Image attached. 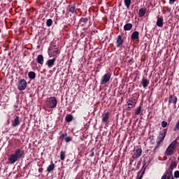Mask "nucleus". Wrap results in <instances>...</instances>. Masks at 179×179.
I'll return each mask as SVG.
<instances>
[{
    "instance_id": "obj_47",
    "label": "nucleus",
    "mask_w": 179,
    "mask_h": 179,
    "mask_svg": "<svg viewBox=\"0 0 179 179\" xmlns=\"http://www.w3.org/2000/svg\"><path fill=\"white\" fill-rule=\"evenodd\" d=\"M133 59H130V60H129V63H131L132 62Z\"/></svg>"
},
{
    "instance_id": "obj_31",
    "label": "nucleus",
    "mask_w": 179,
    "mask_h": 179,
    "mask_svg": "<svg viewBox=\"0 0 179 179\" xmlns=\"http://www.w3.org/2000/svg\"><path fill=\"white\" fill-rule=\"evenodd\" d=\"M131 0H124V5L127 8H129V6H131Z\"/></svg>"
},
{
    "instance_id": "obj_49",
    "label": "nucleus",
    "mask_w": 179,
    "mask_h": 179,
    "mask_svg": "<svg viewBox=\"0 0 179 179\" xmlns=\"http://www.w3.org/2000/svg\"><path fill=\"white\" fill-rule=\"evenodd\" d=\"M156 150H157V149H155H155L153 150V152L155 153Z\"/></svg>"
},
{
    "instance_id": "obj_1",
    "label": "nucleus",
    "mask_w": 179,
    "mask_h": 179,
    "mask_svg": "<svg viewBox=\"0 0 179 179\" xmlns=\"http://www.w3.org/2000/svg\"><path fill=\"white\" fill-rule=\"evenodd\" d=\"M176 145H177V141L175 140L167 148L166 152H165L166 155H167V156L171 155L173 153Z\"/></svg>"
},
{
    "instance_id": "obj_35",
    "label": "nucleus",
    "mask_w": 179,
    "mask_h": 179,
    "mask_svg": "<svg viewBox=\"0 0 179 179\" xmlns=\"http://www.w3.org/2000/svg\"><path fill=\"white\" fill-rule=\"evenodd\" d=\"M174 178H179V171H176L174 172Z\"/></svg>"
},
{
    "instance_id": "obj_8",
    "label": "nucleus",
    "mask_w": 179,
    "mask_h": 179,
    "mask_svg": "<svg viewBox=\"0 0 179 179\" xmlns=\"http://www.w3.org/2000/svg\"><path fill=\"white\" fill-rule=\"evenodd\" d=\"M8 160L10 164H13L15 162H17L19 159H17L15 153H13L8 157Z\"/></svg>"
},
{
    "instance_id": "obj_53",
    "label": "nucleus",
    "mask_w": 179,
    "mask_h": 179,
    "mask_svg": "<svg viewBox=\"0 0 179 179\" xmlns=\"http://www.w3.org/2000/svg\"><path fill=\"white\" fill-rule=\"evenodd\" d=\"M178 169H179V164H178Z\"/></svg>"
},
{
    "instance_id": "obj_52",
    "label": "nucleus",
    "mask_w": 179,
    "mask_h": 179,
    "mask_svg": "<svg viewBox=\"0 0 179 179\" xmlns=\"http://www.w3.org/2000/svg\"><path fill=\"white\" fill-rule=\"evenodd\" d=\"M178 159L179 160V156H178Z\"/></svg>"
},
{
    "instance_id": "obj_15",
    "label": "nucleus",
    "mask_w": 179,
    "mask_h": 179,
    "mask_svg": "<svg viewBox=\"0 0 179 179\" xmlns=\"http://www.w3.org/2000/svg\"><path fill=\"white\" fill-rule=\"evenodd\" d=\"M56 61V57H53V59H49V60H48L47 62V65L48 68H52L55 65Z\"/></svg>"
},
{
    "instance_id": "obj_6",
    "label": "nucleus",
    "mask_w": 179,
    "mask_h": 179,
    "mask_svg": "<svg viewBox=\"0 0 179 179\" xmlns=\"http://www.w3.org/2000/svg\"><path fill=\"white\" fill-rule=\"evenodd\" d=\"M14 155H15L16 157L18 159H22L23 157H24V150L21 149H16L15 151Z\"/></svg>"
},
{
    "instance_id": "obj_39",
    "label": "nucleus",
    "mask_w": 179,
    "mask_h": 179,
    "mask_svg": "<svg viewBox=\"0 0 179 179\" xmlns=\"http://www.w3.org/2000/svg\"><path fill=\"white\" fill-rule=\"evenodd\" d=\"M94 155H95L94 151V150H91V154L90 155V157H94Z\"/></svg>"
},
{
    "instance_id": "obj_38",
    "label": "nucleus",
    "mask_w": 179,
    "mask_h": 179,
    "mask_svg": "<svg viewBox=\"0 0 179 179\" xmlns=\"http://www.w3.org/2000/svg\"><path fill=\"white\" fill-rule=\"evenodd\" d=\"M173 169H170V168H169V172H168V176H173Z\"/></svg>"
},
{
    "instance_id": "obj_32",
    "label": "nucleus",
    "mask_w": 179,
    "mask_h": 179,
    "mask_svg": "<svg viewBox=\"0 0 179 179\" xmlns=\"http://www.w3.org/2000/svg\"><path fill=\"white\" fill-rule=\"evenodd\" d=\"M177 166V163L176 162L172 161L170 165L169 169L173 170Z\"/></svg>"
},
{
    "instance_id": "obj_28",
    "label": "nucleus",
    "mask_w": 179,
    "mask_h": 179,
    "mask_svg": "<svg viewBox=\"0 0 179 179\" xmlns=\"http://www.w3.org/2000/svg\"><path fill=\"white\" fill-rule=\"evenodd\" d=\"M67 135H68L67 133L62 134V135H60L59 139H60L62 141H65Z\"/></svg>"
},
{
    "instance_id": "obj_3",
    "label": "nucleus",
    "mask_w": 179,
    "mask_h": 179,
    "mask_svg": "<svg viewBox=\"0 0 179 179\" xmlns=\"http://www.w3.org/2000/svg\"><path fill=\"white\" fill-rule=\"evenodd\" d=\"M47 106L50 108H55L57 106V99L56 97H50L48 99Z\"/></svg>"
},
{
    "instance_id": "obj_26",
    "label": "nucleus",
    "mask_w": 179,
    "mask_h": 179,
    "mask_svg": "<svg viewBox=\"0 0 179 179\" xmlns=\"http://www.w3.org/2000/svg\"><path fill=\"white\" fill-rule=\"evenodd\" d=\"M55 169V164H53V163H51V164L49 165V166L47 167V171L51 172V171H52Z\"/></svg>"
},
{
    "instance_id": "obj_44",
    "label": "nucleus",
    "mask_w": 179,
    "mask_h": 179,
    "mask_svg": "<svg viewBox=\"0 0 179 179\" xmlns=\"http://www.w3.org/2000/svg\"><path fill=\"white\" fill-rule=\"evenodd\" d=\"M43 168H40V169H38V172L39 173H43Z\"/></svg>"
},
{
    "instance_id": "obj_7",
    "label": "nucleus",
    "mask_w": 179,
    "mask_h": 179,
    "mask_svg": "<svg viewBox=\"0 0 179 179\" xmlns=\"http://www.w3.org/2000/svg\"><path fill=\"white\" fill-rule=\"evenodd\" d=\"M110 120V113L108 112H106V113H104L103 115H102V120H101V122L105 124H108V120Z\"/></svg>"
},
{
    "instance_id": "obj_48",
    "label": "nucleus",
    "mask_w": 179,
    "mask_h": 179,
    "mask_svg": "<svg viewBox=\"0 0 179 179\" xmlns=\"http://www.w3.org/2000/svg\"><path fill=\"white\" fill-rule=\"evenodd\" d=\"M8 124H10V120H8V122H7Z\"/></svg>"
},
{
    "instance_id": "obj_33",
    "label": "nucleus",
    "mask_w": 179,
    "mask_h": 179,
    "mask_svg": "<svg viewBox=\"0 0 179 179\" xmlns=\"http://www.w3.org/2000/svg\"><path fill=\"white\" fill-rule=\"evenodd\" d=\"M89 22L88 17H82L80 19V22H83L84 24H87Z\"/></svg>"
},
{
    "instance_id": "obj_24",
    "label": "nucleus",
    "mask_w": 179,
    "mask_h": 179,
    "mask_svg": "<svg viewBox=\"0 0 179 179\" xmlns=\"http://www.w3.org/2000/svg\"><path fill=\"white\" fill-rule=\"evenodd\" d=\"M28 77L29 79L34 80L36 78V74L35 71H29L28 73Z\"/></svg>"
},
{
    "instance_id": "obj_27",
    "label": "nucleus",
    "mask_w": 179,
    "mask_h": 179,
    "mask_svg": "<svg viewBox=\"0 0 179 179\" xmlns=\"http://www.w3.org/2000/svg\"><path fill=\"white\" fill-rule=\"evenodd\" d=\"M52 24H53L52 19L49 18V19L47 20V21H46V26L48 27H50L52 25Z\"/></svg>"
},
{
    "instance_id": "obj_11",
    "label": "nucleus",
    "mask_w": 179,
    "mask_h": 179,
    "mask_svg": "<svg viewBox=\"0 0 179 179\" xmlns=\"http://www.w3.org/2000/svg\"><path fill=\"white\" fill-rule=\"evenodd\" d=\"M49 50H50V53H49L50 57H55L58 55V52H59L58 48H54L52 49L50 48Z\"/></svg>"
},
{
    "instance_id": "obj_51",
    "label": "nucleus",
    "mask_w": 179,
    "mask_h": 179,
    "mask_svg": "<svg viewBox=\"0 0 179 179\" xmlns=\"http://www.w3.org/2000/svg\"><path fill=\"white\" fill-rule=\"evenodd\" d=\"M54 47L56 48L57 46H55V45Z\"/></svg>"
},
{
    "instance_id": "obj_34",
    "label": "nucleus",
    "mask_w": 179,
    "mask_h": 179,
    "mask_svg": "<svg viewBox=\"0 0 179 179\" xmlns=\"http://www.w3.org/2000/svg\"><path fill=\"white\" fill-rule=\"evenodd\" d=\"M72 141H73L72 137L69 136L68 134H67L66 137L65 138V142L66 143H70Z\"/></svg>"
},
{
    "instance_id": "obj_19",
    "label": "nucleus",
    "mask_w": 179,
    "mask_h": 179,
    "mask_svg": "<svg viewBox=\"0 0 179 179\" xmlns=\"http://www.w3.org/2000/svg\"><path fill=\"white\" fill-rule=\"evenodd\" d=\"M145 15H146V8H141L138 10V16L140 17H145Z\"/></svg>"
},
{
    "instance_id": "obj_43",
    "label": "nucleus",
    "mask_w": 179,
    "mask_h": 179,
    "mask_svg": "<svg viewBox=\"0 0 179 179\" xmlns=\"http://www.w3.org/2000/svg\"><path fill=\"white\" fill-rule=\"evenodd\" d=\"M166 178L167 179H174V177H173V176L167 175Z\"/></svg>"
},
{
    "instance_id": "obj_23",
    "label": "nucleus",
    "mask_w": 179,
    "mask_h": 179,
    "mask_svg": "<svg viewBox=\"0 0 179 179\" xmlns=\"http://www.w3.org/2000/svg\"><path fill=\"white\" fill-rule=\"evenodd\" d=\"M69 11L72 14H74L75 13H76V5L71 4L70 6V8H69Z\"/></svg>"
},
{
    "instance_id": "obj_14",
    "label": "nucleus",
    "mask_w": 179,
    "mask_h": 179,
    "mask_svg": "<svg viewBox=\"0 0 179 179\" xmlns=\"http://www.w3.org/2000/svg\"><path fill=\"white\" fill-rule=\"evenodd\" d=\"M131 41H136L139 39V31H134L131 35Z\"/></svg>"
},
{
    "instance_id": "obj_17",
    "label": "nucleus",
    "mask_w": 179,
    "mask_h": 179,
    "mask_svg": "<svg viewBox=\"0 0 179 179\" xmlns=\"http://www.w3.org/2000/svg\"><path fill=\"white\" fill-rule=\"evenodd\" d=\"M36 62L41 65L44 64V56L43 55H38L36 57Z\"/></svg>"
},
{
    "instance_id": "obj_12",
    "label": "nucleus",
    "mask_w": 179,
    "mask_h": 179,
    "mask_svg": "<svg viewBox=\"0 0 179 179\" xmlns=\"http://www.w3.org/2000/svg\"><path fill=\"white\" fill-rule=\"evenodd\" d=\"M127 106H128L127 110H129L132 108L135 107V106H136V101L135 99L134 100H129L127 102Z\"/></svg>"
},
{
    "instance_id": "obj_25",
    "label": "nucleus",
    "mask_w": 179,
    "mask_h": 179,
    "mask_svg": "<svg viewBox=\"0 0 179 179\" xmlns=\"http://www.w3.org/2000/svg\"><path fill=\"white\" fill-rule=\"evenodd\" d=\"M143 111L142 110V106H139L137 109L134 110L135 115H139L142 114Z\"/></svg>"
},
{
    "instance_id": "obj_46",
    "label": "nucleus",
    "mask_w": 179,
    "mask_h": 179,
    "mask_svg": "<svg viewBox=\"0 0 179 179\" xmlns=\"http://www.w3.org/2000/svg\"><path fill=\"white\" fill-rule=\"evenodd\" d=\"M13 108H15V110H16L18 108V106L15 105Z\"/></svg>"
},
{
    "instance_id": "obj_21",
    "label": "nucleus",
    "mask_w": 179,
    "mask_h": 179,
    "mask_svg": "<svg viewBox=\"0 0 179 179\" xmlns=\"http://www.w3.org/2000/svg\"><path fill=\"white\" fill-rule=\"evenodd\" d=\"M141 84L144 88L148 87V86H149V80H148V78H143L141 81Z\"/></svg>"
},
{
    "instance_id": "obj_50",
    "label": "nucleus",
    "mask_w": 179,
    "mask_h": 179,
    "mask_svg": "<svg viewBox=\"0 0 179 179\" xmlns=\"http://www.w3.org/2000/svg\"><path fill=\"white\" fill-rule=\"evenodd\" d=\"M146 165V162H143V167Z\"/></svg>"
},
{
    "instance_id": "obj_16",
    "label": "nucleus",
    "mask_w": 179,
    "mask_h": 179,
    "mask_svg": "<svg viewBox=\"0 0 179 179\" xmlns=\"http://www.w3.org/2000/svg\"><path fill=\"white\" fill-rule=\"evenodd\" d=\"M142 155V148H139L136 150V153L133 155V159H138Z\"/></svg>"
},
{
    "instance_id": "obj_9",
    "label": "nucleus",
    "mask_w": 179,
    "mask_h": 179,
    "mask_svg": "<svg viewBox=\"0 0 179 179\" xmlns=\"http://www.w3.org/2000/svg\"><path fill=\"white\" fill-rule=\"evenodd\" d=\"M122 45H124V39L121 35H118L117 38H116V46L117 48H120Z\"/></svg>"
},
{
    "instance_id": "obj_29",
    "label": "nucleus",
    "mask_w": 179,
    "mask_h": 179,
    "mask_svg": "<svg viewBox=\"0 0 179 179\" xmlns=\"http://www.w3.org/2000/svg\"><path fill=\"white\" fill-rule=\"evenodd\" d=\"M66 158V152L61 151L60 152V159L64 161Z\"/></svg>"
},
{
    "instance_id": "obj_30",
    "label": "nucleus",
    "mask_w": 179,
    "mask_h": 179,
    "mask_svg": "<svg viewBox=\"0 0 179 179\" xmlns=\"http://www.w3.org/2000/svg\"><path fill=\"white\" fill-rule=\"evenodd\" d=\"M141 172H142V173H141ZM144 175H145V169L143 171H141L138 172L137 179H142L143 178Z\"/></svg>"
},
{
    "instance_id": "obj_4",
    "label": "nucleus",
    "mask_w": 179,
    "mask_h": 179,
    "mask_svg": "<svg viewBox=\"0 0 179 179\" xmlns=\"http://www.w3.org/2000/svg\"><path fill=\"white\" fill-rule=\"evenodd\" d=\"M27 87V83L24 80V78H22V80H20L18 81V85H17V89L20 91H23L25 90Z\"/></svg>"
},
{
    "instance_id": "obj_10",
    "label": "nucleus",
    "mask_w": 179,
    "mask_h": 179,
    "mask_svg": "<svg viewBox=\"0 0 179 179\" xmlns=\"http://www.w3.org/2000/svg\"><path fill=\"white\" fill-rule=\"evenodd\" d=\"M166 133H167L166 129H164L162 131H161L159 134V136L157 137V140L160 141H163L166 136Z\"/></svg>"
},
{
    "instance_id": "obj_18",
    "label": "nucleus",
    "mask_w": 179,
    "mask_h": 179,
    "mask_svg": "<svg viewBox=\"0 0 179 179\" xmlns=\"http://www.w3.org/2000/svg\"><path fill=\"white\" fill-rule=\"evenodd\" d=\"M169 99V103H173L174 105L176 104L178 99L175 95H171Z\"/></svg>"
},
{
    "instance_id": "obj_2",
    "label": "nucleus",
    "mask_w": 179,
    "mask_h": 179,
    "mask_svg": "<svg viewBox=\"0 0 179 179\" xmlns=\"http://www.w3.org/2000/svg\"><path fill=\"white\" fill-rule=\"evenodd\" d=\"M110 79H111V73H106V74H103V76H102L100 83L101 85H105L108 82H110Z\"/></svg>"
},
{
    "instance_id": "obj_45",
    "label": "nucleus",
    "mask_w": 179,
    "mask_h": 179,
    "mask_svg": "<svg viewBox=\"0 0 179 179\" xmlns=\"http://www.w3.org/2000/svg\"><path fill=\"white\" fill-rule=\"evenodd\" d=\"M161 179H166V175H163Z\"/></svg>"
},
{
    "instance_id": "obj_22",
    "label": "nucleus",
    "mask_w": 179,
    "mask_h": 179,
    "mask_svg": "<svg viewBox=\"0 0 179 179\" xmlns=\"http://www.w3.org/2000/svg\"><path fill=\"white\" fill-rule=\"evenodd\" d=\"M74 120V117L71 114H69V115H66V117H65V121L67 122V123H70L73 120Z\"/></svg>"
},
{
    "instance_id": "obj_36",
    "label": "nucleus",
    "mask_w": 179,
    "mask_h": 179,
    "mask_svg": "<svg viewBox=\"0 0 179 179\" xmlns=\"http://www.w3.org/2000/svg\"><path fill=\"white\" fill-rule=\"evenodd\" d=\"M167 124H168L167 122H164V121L162 122V123H161V125H162V127L163 128L166 127Z\"/></svg>"
},
{
    "instance_id": "obj_40",
    "label": "nucleus",
    "mask_w": 179,
    "mask_h": 179,
    "mask_svg": "<svg viewBox=\"0 0 179 179\" xmlns=\"http://www.w3.org/2000/svg\"><path fill=\"white\" fill-rule=\"evenodd\" d=\"M169 3L170 5L173 4L176 1H177V0H169Z\"/></svg>"
},
{
    "instance_id": "obj_5",
    "label": "nucleus",
    "mask_w": 179,
    "mask_h": 179,
    "mask_svg": "<svg viewBox=\"0 0 179 179\" xmlns=\"http://www.w3.org/2000/svg\"><path fill=\"white\" fill-rule=\"evenodd\" d=\"M11 122V126L15 128L20 125L22 122V119L19 116H15L14 120Z\"/></svg>"
},
{
    "instance_id": "obj_41",
    "label": "nucleus",
    "mask_w": 179,
    "mask_h": 179,
    "mask_svg": "<svg viewBox=\"0 0 179 179\" xmlns=\"http://www.w3.org/2000/svg\"><path fill=\"white\" fill-rule=\"evenodd\" d=\"M176 129L177 130H179V119H178V122H177L176 124Z\"/></svg>"
},
{
    "instance_id": "obj_42",
    "label": "nucleus",
    "mask_w": 179,
    "mask_h": 179,
    "mask_svg": "<svg viewBox=\"0 0 179 179\" xmlns=\"http://www.w3.org/2000/svg\"><path fill=\"white\" fill-rule=\"evenodd\" d=\"M150 143H151L152 144H153V143H155V141H154V137H153V136H150Z\"/></svg>"
},
{
    "instance_id": "obj_13",
    "label": "nucleus",
    "mask_w": 179,
    "mask_h": 179,
    "mask_svg": "<svg viewBox=\"0 0 179 179\" xmlns=\"http://www.w3.org/2000/svg\"><path fill=\"white\" fill-rule=\"evenodd\" d=\"M156 24L158 27H163V24H164V18L162 16L160 17H157V22Z\"/></svg>"
},
{
    "instance_id": "obj_20",
    "label": "nucleus",
    "mask_w": 179,
    "mask_h": 179,
    "mask_svg": "<svg viewBox=\"0 0 179 179\" xmlns=\"http://www.w3.org/2000/svg\"><path fill=\"white\" fill-rule=\"evenodd\" d=\"M134 25L132 24V23H127L124 25V30L130 31L131 29H132Z\"/></svg>"
},
{
    "instance_id": "obj_37",
    "label": "nucleus",
    "mask_w": 179,
    "mask_h": 179,
    "mask_svg": "<svg viewBox=\"0 0 179 179\" xmlns=\"http://www.w3.org/2000/svg\"><path fill=\"white\" fill-rule=\"evenodd\" d=\"M162 142L163 141H160V140H157V146L155 147V149H157L160 146Z\"/></svg>"
}]
</instances>
